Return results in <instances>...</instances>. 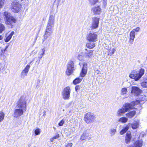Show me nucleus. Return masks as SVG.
<instances>
[{"label": "nucleus", "mask_w": 147, "mask_h": 147, "mask_svg": "<svg viewBox=\"0 0 147 147\" xmlns=\"http://www.w3.org/2000/svg\"><path fill=\"white\" fill-rule=\"evenodd\" d=\"M4 16L5 23L7 25H11L13 23H16L17 21V20L8 12L4 13Z\"/></svg>", "instance_id": "1"}, {"label": "nucleus", "mask_w": 147, "mask_h": 147, "mask_svg": "<svg viewBox=\"0 0 147 147\" xmlns=\"http://www.w3.org/2000/svg\"><path fill=\"white\" fill-rule=\"evenodd\" d=\"M95 119V116L93 114L91 113H88L85 115L84 119L85 122L88 124L94 122Z\"/></svg>", "instance_id": "2"}, {"label": "nucleus", "mask_w": 147, "mask_h": 147, "mask_svg": "<svg viewBox=\"0 0 147 147\" xmlns=\"http://www.w3.org/2000/svg\"><path fill=\"white\" fill-rule=\"evenodd\" d=\"M16 108H18L26 111V101L24 97H21L17 102Z\"/></svg>", "instance_id": "3"}, {"label": "nucleus", "mask_w": 147, "mask_h": 147, "mask_svg": "<svg viewBox=\"0 0 147 147\" xmlns=\"http://www.w3.org/2000/svg\"><path fill=\"white\" fill-rule=\"evenodd\" d=\"M74 68L73 61L71 60L69 61L67 65V69L66 71V74L68 76L71 75L74 70Z\"/></svg>", "instance_id": "4"}, {"label": "nucleus", "mask_w": 147, "mask_h": 147, "mask_svg": "<svg viewBox=\"0 0 147 147\" xmlns=\"http://www.w3.org/2000/svg\"><path fill=\"white\" fill-rule=\"evenodd\" d=\"M144 73V70L143 69H141L139 72L136 74H131L129 76L132 78L134 79L135 80H138L143 75Z\"/></svg>", "instance_id": "5"}, {"label": "nucleus", "mask_w": 147, "mask_h": 147, "mask_svg": "<svg viewBox=\"0 0 147 147\" xmlns=\"http://www.w3.org/2000/svg\"><path fill=\"white\" fill-rule=\"evenodd\" d=\"M71 92L70 88L69 86L65 88L62 92L63 98L65 100H68L69 98L70 93Z\"/></svg>", "instance_id": "6"}, {"label": "nucleus", "mask_w": 147, "mask_h": 147, "mask_svg": "<svg viewBox=\"0 0 147 147\" xmlns=\"http://www.w3.org/2000/svg\"><path fill=\"white\" fill-rule=\"evenodd\" d=\"M98 35L95 32L89 33L87 35V40L90 42H95L97 40Z\"/></svg>", "instance_id": "7"}, {"label": "nucleus", "mask_w": 147, "mask_h": 147, "mask_svg": "<svg viewBox=\"0 0 147 147\" xmlns=\"http://www.w3.org/2000/svg\"><path fill=\"white\" fill-rule=\"evenodd\" d=\"M21 5L17 1H14L12 3L11 10L15 13H17L20 9Z\"/></svg>", "instance_id": "8"}, {"label": "nucleus", "mask_w": 147, "mask_h": 147, "mask_svg": "<svg viewBox=\"0 0 147 147\" xmlns=\"http://www.w3.org/2000/svg\"><path fill=\"white\" fill-rule=\"evenodd\" d=\"M91 134L89 130H86L84 131L81 136L80 140L81 141L88 139V140H90L91 138Z\"/></svg>", "instance_id": "9"}, {"label": "nucleus", "mask_w": 147, "mask_h": 147, "mask_svg": "<svg viewBox=\"0 0 147 147\" xmlns=\"http://www.w3.org/2000/svg\"><path fill=\"white\" fill-rule=\"evenodd\" d=\"M99 19L96 17H93L92 18V22L91 28L92 29H96L98 27Z\"/></svg>", "instance_id": "10"}, {"label": "nucleus", "mask_w": 147, "mask_h": 147, "mask_svg": "<svg viewBox=\"0 0 147 147\" xmlns=\"http://www.w3.org/2000/svg\"><path fill=\"white\" fill-rule=\"evenodd\" d=\"M54 17L53 15L51 16L48 20L47 28L52 29L54 26Z\"/></svg>", "instance_id": "11"}, {"label": "nucleus", "mask_w": 147, "mask_h": 147, "mask_svg": "<svg viewBox=\"0 0 147 147\" xmlns=\"http://www.w3.org/2000/svg\"><path fill=\"white\" fill-rule=\"evenodd\" d=\"M24 111L23 109L16 108L14 111L13 116L16 118L18 117L23 114Z\"/></svg>", "instance_id": "12"}, {"label": "nucleus", "mask_w": 147, "mask_h": 147, "mask_svg": "<svg viewBox=\"0 0 147 147\" xmlns=\"http://www.w3.org/2000/svg\"><path fill=\"white\" fill-rule=\"evenodd\" d=\"M135 105L136 103L135 102H132L130 103H126L124 104L123 107L125 109L126 111L127 112L128 110L132 109L134 107V106Z\"/></svg>", "instance_id": "13"}, {"label": "nucleus", "mask_w": 147, "mask_h": 147, "mask_svg": "<svg viewBox=\"0 0 147 147\" xmlns=\"http://www.w3.org/2000/svg\"><path fill=\"white\" fill-rule=\"evenodd\" d=\"M142 92V90L136 86L132 87L131 92L134 94L135 95V96H138Z\"/></svg>", "instance_id": "14"}, {"label": "nucleus", "mask_w": 147, "mask_h": 147, "mask_svg": "<svg viewBox=\"0 0 147 147\" xmlns=\"http://www.w3.org/2000/svg\"><path fill=\"white\" fill-rule=\"evenodd\" d=\"M52 32V29L47 28H46L45 33L44 35V39L43 40V41H45L47 38L50 36Z\"/></svg>", "instance_id": "15"}, {"label": "nucleus", "mask_w": 147, "mask_h": 147, "mask_svg": "<svg viewBox=\"0 0 147 147\" xmlns=\"http://www.w3.org/2000/svg\"><path fill=\"white\" fill-rule=\"evenodd\" d=\"M30 67V66L29 65H26L21 73V77L24 78L25 76L27 75Z\"/></svg>", "instance_id": "16"}, {"label": "nucleus", "mask_w": 147, "mask_h": 147, "mask_svg": "<svg viewBox=\"0 0 147 147\" xmlns=\"http://www.w3.org/2000/svg\"><path fill=\"white\" fill-rule=\"evenodd\" d=\"M87 65L86 64H83V67L82 68L81 72L80 75L82 77H84L86 75L87 73Z\"/></svg>", "instance_id": "17"}, {"label": "nucleus", "mask_w": 147, "mask_h": 147, "mask_svg": "<svg viewBox=\"0 0 147 147\" xmlns=\"http://www.w3.org/2000/svg\"><path fill=\"white\" fill-rule=\"evenodd\" d=\"M143 144L142 141L139 140L135 142L133 145V147H141Z\"/></svg>", "instance_id": "18"}, {"label": "nucleus", "mask_w": 147, "mask_h": 147, "mask_svg": "<svg viewBox=\"0 0 147 147\" xmlns=\"http://www.w3.org/2000/svg\"><path fill=\"white\" fill-rule=\"evenodd\" d=\"M93 13L94 15L99 14L101 12V9L99 6L94 7L92 8V9Z\"/></svg>", "instance_id": "19"}, {"label": "nucleus", "mask_w": 147, "mask_h": 147, "mask_svg": "<svg viewBox=\"0 0 147 147\" xmlns=\"http://www.w3.org/2000/svg\"><path fill=\"white\" fill-rule=\"evenodd\" d=\"M131 138V133L130 132H127L125 137V142L126 144H128L130 141Z\"/></svg>", "instance_id": "20"}, {"label": "nucleus", "mask_w": 147, "mask_h": 147, "mask_svg": "<svg viewBox=\"0 0 147 147\" xmlns=\"http://www.w3.org/2000/svg\"><path fill=\"white\" fill-rule=\"evenodd\" d=\"M126 112L125 109L122 107L119 109L117 112V115L118 117H120L122 116V114Z\"/></svg>", "instance_id": "21"}, {"label": "nucleus", "mask_w": 147, "mask_h": 147, "mask_svg": "<svg viewBox=\"0 0 147 147\" xmlns=\"http://www.w3.org/2000/svg\"><path fill=\"white\" fill-rule=\"evenodd\" d=\"M130 125L131 124L129 123L127 125L124 127L120 131V133L121 135H123L128 130Z\"/></svg>", "instance_id": "22"}, {"label": "nucleus", "mask_w": 147, "mask_h": 147, "mask_svg": "<svg viewBox=\"0 0 147 147\" xmlns=\"http://www.w3.org/2000/svg\"><path fill=\"white\" fill-rule=\"evenodd\" d=\"M135 34L134 33V32L131 31L130 33V38L129 39V40L131 43H133L134 38H135Z\"/></svg>", "instance_id": "23"}, {"label": "nucleus", "mask_w": 147, "mask_h": 147, "mask_svg": "<svg viewBox=\"0 0 147 147\" xmlns=\"http://www.w3.org/2000/svg\"><path fill=\"white\" fill-rule=\"evenodd\" d=\"M93 50H90L85 53L84 56L86 57H90L93 55Z\"/></svg>", "instance_id": "24"}, {"label": "nucleus", "mask_w": 147, "mask_h": 147, "mask_svg": "<svg viewBox=\"0 0 147 147\" xmlns=\"http://www.w3.org/2000/svg\"><path fill=\"white\" fill-rule=\"evenodd\" d=\"M136 111H131L126 114V116L129 118H131L133 117L136 114Z\"/></svg>", "instance_id": "25"}, {"label": "nucleus", "mask_w": 147, "mask_h": 147, "mask_svg": "<svg viewBox=\"0 0 147 147\" xmlns=\"http://www.w3.org/2000/svg\"><path fill=\"white\" fill-rule=\"evenodd\" d=\"M139 121L138 120L137 121H134V122L131 124V127L133 129H136L138 127L139 125Z\"/></svg>", "instance_id": "26"}, {"label": "nucleus", "mask_w": 147, "mask_h": 147, "mask_svg": "<svg viewBox=\"0 0 147 147\" xmlns=\"http://www.w3.org/2000/svg\"><path fill=\"white\" fill-rule=\"evenodd\" d=\"M45 49H41L39 51L38 54V58L40 59L42 58L45 54Z\"/></svg>", "instance_id": "27"}, {"label": "nucleus", "mask_w": 147, "mask_h": 147, "mask_svg": "<svg viewBox=\"0 0 147 147\" xmlns=\"http://www.w3.org/2000/svg\"><path fill=\"white\" fill-rule=\"evenodd\" d=\"M14 32H12L11 33L7 36H6V39H5V41L6 42H8L11 38L12 36L14 34Z\"/></svg>", "instance_id": "28"}, {"label": "nucleus", "mask_w": 147, "mask_h": 147, "mask_svg": "<svg viewBox=\"0 0 147 147\" xmlns=\"http://www.w3.org/2000/svg\"><path fill=\"white\" fill-rule=\"evenodd\" d=\"M127 121V118L125 117H123L120 118L119 119L118 121L121 122L123 123H125Z\"/></svg>", "instance_id": "29"}, {"label": "nucleus", "mask_w": 147, "mask_h": 147, "mask_svg": "<svg viewBox=\"0 0 147 147\" xmlns=\"http://www.w3.org/2000/svg\"><path fill=\"white\" fill-rule=\"evenodd\" d=\"M87 47L90 49H92L95 46L94 43L93 42L88 43L86 44Z\"/></svg>", "instance_id": "30"}, {"label": "nucleus", "mask_w": 147, "mask_h": 147, "mask_svg": "<svg viewBox=\"0 0 147 147\" xmlns=\"http://www.w3.org/2000/svg\"><path fill=\"white\" fill-rule=\"evenodd\" d=\"M82 78H79L75 79L73 82L74 84H76L80 83L82 80Z\"/></svg>", "instance_id": "31"}, {"label": "nucleus", "mask_w": 147, "mask_h": 147, "mask_svg": "<svg viewBox=\"0 0 147 147\" xmlns=\"http://www.w3.org/2000/svg\"><path fill=\"white\" fill-rule=\"evenodd\" d=\"M84 53L82 52L80 53L78 56V59L80 61H82L84 58Z\"/></svg>", "instance_id": "32"}, {"label": "nucleus", "mask_w": 147, "mask_h": 147, "mask_svg": "<svg viewBox=\"0 0 147 147\" xmlns=\"http://www.w3.org/2000/svg\"><path fill=\"white\" fill-rule=\"evenodd\" d=\"M115 51V49H109L108 52V55H109L111 56L113 54Z\"/></svg>", "instance_id": "33"}, {"label": "nucleus", "mask_w": 147, "mask_h": 147, "mask_svg": "<svg viewBox=\"0 0 147 147\" xmlns=\"http://www.w3.org/2000/svg\"><path fill=\"white\" fill-rule=\"evenodd\" d=\"M5 114L4 113L1 111H0V123L3 121L4 119Z\"/></svg>", "instance_id": "34"}, {"label": "nucleus", "mask_w": 147, "mask_h": 147, "mask_svg": "<svg viewBox=\"0 0 147 147\" xmlns=\"http://www.w3.org/2000/svg\"><path fill=\"white\" fill-rule=\"evenodd\" d=\"M116 132V129L112 128L110 129V134L111 136L114 135Z\"/></svg>", "instance_id": "35"}, {"label": "nucleus", "mask_w": 147, "mask_h": 147, "mask_svg": "<svg viewBox=\"0 0 147 147\" xmlns=\"http://www.w3.org/2000/svg\"><path fill=\"white\" fill-rule=\"evenodd\" d=\"M127 92V89L126 88H123L122 89L121 91V94L124 95L126 94Z\"/></svg>", "instance_id": "36"}, {"label": "nucleus", "mask_w": 147, "mask_h": 147, "mask_svg": "<svg viewBox=\"0 0 147 147\" xmlns=\"http://www.w3.org/2000/svg\"><path fill=\"white\" fill-rule=\"evenodd\" d=\"M5 29V28L4 25L0 24V33H2Z\"/></svg>", "instance_id": "37"}, {"label": "nucleus", "mask_w": 147, "mask_h": 147, "mask_svg": "<svg viewBox=\"0 0 147 147\" xmlns=\"http://www.w3.org/2000/svg\"><path fill=\"white\" fill-rule=\"evenodd\" d=\"M46 111L45 109H41L40 111V115L42 114H43L42 116H45L46 115Z\"/></svg>", "instance_id": "38"}, {"label": "nucleus", "mask_w": 147, "mask_h": 147, "mask_svg": "<svg viewBox=\"0 0 147 147\" xmlns=\"http://www.w3.org/2000/svg\"><path fill=\"white\" fill-rule=\"evenodd\" d=\"M90 4L92 5H94L98 1V0H88Z\"/></svg>", "instance_id": "39"}, {"label": "nucleus", "mask_w": 147, "mask_h": 147, "mask_svg": "<svg viewBox=\"0 0 147 147\" xmlns=\"http://www.w3.org/2000/svg\"><path fill=\"white\" fill-rule=\"evenodd\" d=\"M141 86L144 88H147V82H143L141 83Z\"/></svg>", "instance_id": "40"}, {"label": "nucleus", "mask_w": 147, "mask_h": 147, "mask_svg": "<svg viewBox=\"0 0 147 147\" xmlns=\"http://www.w3.org/2000/svg\"><path fill=\"white\" fill-rule=\"evenodd\" d=\"M65 123V120L63 119L59 123L58 125L59 126H62Z\"/></svg>", "instance_id": "41"}, {"label": "nucleus", "mask_w": 147, "mask_h": 147, "mask_svg": "<svg viewBox=\"0 0 147 147\" xmlns=\"http://www.w3.org/2000/svg\"><path fill=\"white\" fill-rule=\"evenodd\" d=\"M140 30V28L139 27H137L135 29H133L132 31H133L134 32V33L135 34V32H139Z\"/></svg>", "instance_id": "42"}, {"label": "nucleus", "mask_w": 147, "mask_h": 147, "mask_svg": "<svg viewBox=\"0 0 147 147\" xmlns=\"http://www.w3.org/2000/svg\"><path fill=\"white\" fill-rule=\"evenodd\" d=\"M4 5V3L3 1L0 0V9L2 8Z\"/></svg>", "instance_id": "43"}, {"label": "nucleus", "mask_w": 147, "mask_h": 147, "mask_svg": "<svg viewBox=\"0 0 147 147\" xmlns=\"http://www.w3.org/2000/svg\"><path fill=\"white\" fill-rule=\"evenodd\" d=\"M72 145V144L71 143H69L65 145V147H71Z\"/></svg>", "instance_id": "44"}, {"label": "nucleus", "mask_w": 147, "mask_h": 147, "mask_svg": "<svg viewBox=\"0 0 147 147\" xmlns=\"http://www.w3.org/2000/svg\"><path fill=\"white\" fill-rule=\"evenodd\" d=\"M59 137V134H56L55 136L53 137V138L54 139H55L58 138Z\"/></svg>", "instance_id": "45"}, {"label": "nucleus", "mask_w": 147, "mask_h": 147, "mask_svg": "<svg viewBox=\"0 0 147 147\" xmlns=\"http://www.w3.org/2000/svg\"><path fill=\"white\" fill-rule=\"evenodd\" d=\"M80 89V87L79 86H76L75 87V89L76 91L79 90Z\"/></svg>", "instance_id": "46"}, {"label": "nucleus", "mask_w": 147, "mask_h": 147, "mask_svg": "<svg viewBox=\"0 0 147 147\" xmlns=\"http://www.w3.org/2000/svg\"><path fill=\"white\" fill-rule=\"evenodd\" d=\"M40 129L38 128H37V135L40 134Z\"/></svg>", "instance_id": "47"}, {"label": "nucleus", "mask_w": 147, "mask_h": 147, "mask_svg": "<svg viewBox=\"0 0 147 147\" xmlns=\"http://www.w3.org/2000/svg\"><path fill=\"white\" fill-rule=\"evenodd\" d=\"M3 68V67L2 64L0 63V71L1 70H2Z\"/></svg>", "instance_id": "48"}, {"label": "nucleus", "mask_w": 147, "mask_h": 147, "mask_svg": "<svg viewBox=\"0 0 147 147\" xmlns=\"http://www.w3.org/2000/svg\"><path fill=\"white\" fill-rule=\"evenodd\" d=\"M54 140V139H53V138L52 137L50 139V140L51 142H53Z\"/></svg>", "instance_id": "49"}, {"label": "nucleus", "mask_w": 147, "mask_h": 147, "mask_svg": "<svg viewBox=\"0 0 147 147\" xmlns=\"http://www.w3.org/2000/svg\"><path fill=\"white\" fill-rule=\"evenodd\" d=\"M34 133L36 135H37V129L35 130L34 131Z\"/></svg>", "instance_id": "50"}, {"label": "nucleus", "mask_w": 147, "mask_h": 147, "mask_svg": "<svg viewBox=\"0 0 147 147\" xmlns=\"http://www.w3.org/2000/svg\"><path fill=\"white\" fill-rule=\"evenodd\" d=\"M3 38V37L2 36H0V40H1Z\"/></svg>", "instance_id": "51"}, {"label": "nucleus", "mask_w": 147, "mask_h": 147, "mask_svg": "<svg viewBox=\"0 0 147 147\" xmlns=\"http://www.w3.org/2000/svg\"><path fill=\"white\" fill-rule=\"evenodd\" d=\"M54 129H56V128H55V127H54Z\"/></svg>", "instance_id": "52"}]
</instances>
